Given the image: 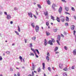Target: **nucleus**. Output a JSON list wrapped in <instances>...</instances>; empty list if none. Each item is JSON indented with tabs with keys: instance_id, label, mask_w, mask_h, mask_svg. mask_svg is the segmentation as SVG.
I'll list each match as a JSON object with an SVG mask.
<instances>
[{
	"instance_id": "473e14b6",
	"label": "nucleus",
	"mask_w": 76,
	"mask_h": 76,
	"mask_svg": "<svg viewBox=\"0 0 76 76\" xmlns=\"http://www.w3.org/2000/svg\"><path fill=\"white\" fill-rule=\"evenodd\" d=\"M6 53L7 54H10V51H7V52H6Z\"/></svg>"
},
{
	"instance_id": "9d476101",
	"label": "nucleus",
	"mask_w": 76,
	"mask_h": 76,
	"mask_svg": "<svg viewBox=\"0 0 76 76\" xmlns=\"http://www.w3.org/2000/svg\"><path fill=\"white\" fill-rule=\"evenodd\" d=\"M56 20L58 22H60V19L59 18L57 17Z\"/></svg>"
},
{
	"instance_id": "13d9d810",
	"label": "nucleus",
	"mask_w": 76,
	"mask_h": 76,
	"mask_svg": "<svg viewBox=\"0 0 76 76\" xmlns=\"http://www.w3.org/2000/svg\"><path fill=\"white\" fill-rule=\"evenodd\" d=\"M4 14H5V15H7H7H8L7 14V12H4Z\"/></svg>"
},
{
	"instance_id": "dca6fc26",
	"label": "nucleus",
	"mask_w": 76,
	"mask_h": 76,
	"mask_svg": "<svg viewBox=\"0 0 76 76\" xmlns=\"http://www.w3.org/2000/svg\"><path fill=\"white\" fill-rule=\"evenodd\" d=\"M42 65H43L42 69H43V70H44V69H45V63H43Z\"/></svg>"
},
{
	"instance_id": "f03ea898",
	"label": "nucleus",
	"mask_w": 76,
	"mask_h": 76,
	"mask_svg": "<svg viewBox=\"0 0 76 76\" xmlns=\"http://www.w3.org/2000/svg\"><path fill=\"white\" fill-rule=\"evenodd\" d=\"M61 20L62 22H64L65 20V18L64 17L61 16L60 17Z\"/></svg>"
},
{
	"instance_id": "423d86ee",
	"label": "nucleus",
	"mask_w": 76,
	"mask_h": 76,
	"mask_svg": "<svg viewBox=\"0 0 76 76\" xmlns=\"http://www.w3.org/2000/svg\"><path fill=\"white\" fill-rule=\"evenodd\" d=\"M48 44H50L51 45H53V42H52V41L51 40L49 41L48 42Z\"/></svg>"
},
{
	"instance_id": "c756f323",
	"label": "nucleus",
	"mask_w": 76,
	"mask_h": 76,
	"mask_svg": "<svg viewBox=\"0 0 76 76\" xmlns=\"http://www.w3.org/2000/svg\"><path fill=\"white\" fill-rule=\"evenodd\" d=\"M19 58H20V60L21 61H22V57H21V56H20L19 57Z\"/></svg>"
},
{
	"instance_id": "052dcab7",
	"label": "nucleus",
	"mask_w": 76,
	"mask_h": 76,
	"mask_svg": "<svg viewBox=\"0 0 76 76\" xmlns=\"http://www.w3.org/2000/svg\"><path fill=\"white\" fill-rule=\"evenodd\" d=\"M61 37H64V35H63L62 34H61Z\"/></svg>"
},
{
	"instance_id": "864d4df0",
	"label": "nucleus",
	"mask_w": 76,
	"mask_h": 76,
	"mask_svg": "<svg viewBox=\"0 0 76 76\" xmlns=\"http://www.w3.org/2000/svg\"><path fill=\"white\" fill-rule=\"evenodd\" d=\"M14 10H18V9H17V8L15 7L14 8Z\"/></svg>"
},
{
	"instance_id": "4c0bfd02",
	"label": "nucleus",
	"mask_w": 76,
	"mask_h": 76,
	"mask_svg": "<svg viewBox=\"0 0 76 76\" xmlns=\"http://www.w3.org/2000/svg\"><path fill=\"white\" fill-rule=\"evenodd\" d=\"M15 33H16V34H17L18 35H19V33L17 31H15Z\"/></svg>"
},
{
	"instance_id": "37998d69",
	"label": "nucleus",
	"mask_w": 76,
	"mask_h": 76,
	"mask_svg": "<svg viewBox=\"0 0 76 76\" xmlns=\"http://www.w3.org/2000/svg\"><path fill=\"white\" fill-rule=\"evenodd\" d=\"M40 71H41V69L40 68H39L38 69V72H40Z\"/></svg>"
},
{
	"instance_id": "680f3d73",
	"label": "nucleus",
	"mask_w": 76,
	"mask_h": 76,
	"mask_svg": "<svg viewBox=\"0 0 76 76\" xmlns=\"http://www.w3.org/2000/svg\"><path fill=\"white\" fill-rule=\"evenodd\" d=\"M58 53H59V52L58 51H57L56 52V54H58Z\"/></svg>"
},
{
	"instance_id": "aec40b11",
	"label": "nucleus",
	"mask_w": 76,
	"mask_h": 76,
	"mask_svg": "<svg viewBox=\"0 0 76 76\" xmlns=\"http://www.w3.org/2000/svg\"><path fill=\"white\" fill-rule=\"evenodd\" d=\"M55 7V4H53L52 6V7L53 9V10H55V8H54V7Z\"/></svg>"
},
{
	"instance_id": "ddd939ff",
	"label": "nucleus",
	"mask_w": 76,
	"mask_h": 76,
	"mask_svg": "<svg viewBox=\"0 0 76 76\" xmlns=\"http://www.w3.org/2000/svg\"><path fill=\"white\" fill-rule=\"evenodd\" d=\"M46 34L47 36H48V35H50V33L48 31H46Z\"/></svg>"
},
{
	"instance_id": "338daca9",
	"label": "nucleus",
	"mask_w": 76,
	"mask_h": 76,
	"mask_svg": "<svg viewBox=\"0 0 76 76\" xmlns=\"http://www.w3.org/2000/svg\"><path fill=\"white\" fill-rule=\"evenodd\" d=\"M28 76H32V75H31V74H29Z\"/></svg>"
},
{
	"instance_id": "20e7f679",
	"label": "nucleus",
	"mask_w": 76,
	"mask_h": 76,
	"mask_svg": "<svg viewBox=\"0 0 76 76\" xmlns=\"http://www.w3.org/2000/svg\"><path fill=\"white\" fill-rule=\"evenodd\" d=\"M35 30L37 32H38L39 30V26H36L35 27Z\"/></svg>"
},
{
	"instance_id": "7c9ffc66",
	"label": "nucleus",
	"mask_w": 76,
	"mask_h": 76,
	"mask_svg": "<svg viewBox=\"0 0 76 76\" xmlns=\"http://www.w3.org/2000/svg\"><path fill=\"white\" fill-rule=\"evenodd\" d=\"M63 70H64V71H67V68H65L63 69Z\"/></svg>"
},
{
	"instance_id": "c03bdc74",
	"label": "nucleus",
	"mask_w": 76,
	"mask_h": 76,
	"mask_svg": "<svg viewBox=\"0 0 76 76\" xmlns=\"http://www.w3.org/2000/svg\"><path fill=\"white\" fill-rule=\"evenodd\" d=\"M62 1V2H64V3H66V1H65V0H61Z\"/></svg>"
},
{
	"instance_id": "f257e3e1",
	"label": "nucleus",
	"mask_w": 76,
	"mask_h": 76,
	"mask_svg": "<svg viewBox=\"0 0 76 76\" xmlns=\"http://www.w3.org/2000/svg\"><path fill=\"white\" fill-rule=\"evenodd\" d=\"M60 35H58V40H57V43L58 44V45H60V43L59 42V41H60Z\"/></svg>"
},
{
	"instance_id": "69168bd1",
	"label": "nucleus",
	"mask_w": 76,
	"mask_h": 76,
	"mask_svg": "<svg viewBox=\"0 0 76 76\" xmlns=\"http://www.w3.org/2000/svg\"><path fill=\"white\" fill-rule=\"evenodd\" d=\"M25 43H26L27 42H26V39H25Z\"/></svg>"
},
{
	"instance_id": "0e129e2a",
	"label": "nucleus",
	"mask_w": 76,
	"mask_h": 76,
	"mask_svg": "<svg viewBox=\"0 0 76 76\" xmlns=\"http://www.w3.org/2000/svg\"><path fill=\"white\" fill-rule=\"evenodd\" d=\"M10 23L11 24H13V21H11Z\"/></svg>"
},
{
	"instance_id": "6ab92c4d",
	"label": "nucleus",
	"mask_w": 76,
	"mask_h": 76,
	"mask_svg": "<svg viewBox=\"0 0 76 76\" xmlns=\"http://www.w3.org/2000/svg\"><path fill=\"white\" fill-rule=\"evenodd\" d=\"M66 20L67 21V22H69V18L68 17H66Z\"/></svg>"
},
{
	"instance_id": "e2e57ef3",
	"label": "nucleus",
	"mask_w": 76,
	"mask_h": 76,
	"mask_svg": "<svg viewBox=\"0 0 76 76\" xmlns=\"http://www.w3.org/2000/svg\"><path fill=\"white\" fill-rule=\"evenodd\" d=\"M33 16H34V18H37V17H36V16H35V15H33Z\"/></svg>"
},
{
	"instance_id": "1a4fd4ad",
	"label": "nucleus",
	"mask_w": 76,
	"mask_h": 76,
	"mask_svg": "<svg viewBox=\"0 0 76 76\" xmlns=\"http://www.w3.org/2000/svg\"><path fill=\"white\" fill-rule=\"evenodd\" d=\"M71 29L72 30H74L75 29V26H74V25H72L71 26Z\"/></svg>"
},
{
	"instance_id": "4d7b16f0",
	"label": "nucleus",
	"mask_w": 76,
	"mask_h": 76,
	"mask_svg": "<svg viewBox=\"0 0 76 76\" xmlns=\"http://www.w3.org/2000/svg\"><path fill=\"white\" fill-rule=\"evenodd\" d=\"M71 68L72 69H75V67H74V66H72Z\"/></svg>"
},
{
	"instance_id": "6e6d98bb",
	"label": "nucleus",
	"mask_w": 76,
	"mask_h": 76,
	"mask_svg": "<svg viewBox=\"0 0 76 76\" xmlns=\"http://www.w3.org/2000/svg\"><path fill=\"white\" fill-rule=\"evenodd\" d=\"M57 29H55V30H54V32H57Z\"/></svg>"
},
{
	"instance_id": "f704fd0d",
	"label": "nucleus",
	"mask_w": 76,
	"mask_h": 76,
	"mask_svg": "<svg viewBox=\"0 0 76 76\" xmlns=\"http://www.w3.org/2000/svg\"><path fill=\"white\" fill-rule=\"evenodd\" d=\"M34 53L35 54L36 57L37 58H38V56L37 55V53H36L35 52V53Z\"/></svg>"
},
{
	"instance_id": "3c124183",
	"label": "nucleus",
	"mask_w": 76,
	"mask_h": 76,
	"mask_svg": "<svg viewBox=\"0 0 76 76\" xmlns=\"http://www.w3.org/2000/svg\"><path fill=\"white\" fill-rule=\"evenodd\" d=\"M47 55L48 56H48H50V53H49L48 52V53H47Z\"/></svg>"
},
{
	"instance_id": "2f4dec72",
	"label": "nucleus",
	"mask_w": 76,
	"mask_h": 76,
	"mask_svg": "<svg viewBox=\"0 0 76 76\" xmlns=\"http://www.w3.org/2000/svg\"><path fill=\"white\" fill-rule=\"evenodd\" d=\"M35 50L37 51V53L38 54H39V52L38 50L37 49H36Z\"/></svg>"
},
{
	"instance_id": "49530a36",
	"label": "nucleus",
	"mask_w": 76,
	"mask_h": 76,
	"mask_svg": "<svg viewBox=\"0 0 76 76\" xmlns=\"http://www.w3.org/2000/svg\"><path fill=\"white\" fill-rule=\"evenodd\" d=\"M48 70L50 71V72H51V68L50 67H48Z\"/></svg>"
},
{
	"instance_id": "774afa93",
	"label": "nucleus",
	"mask_w": 76,
	"mask_h": 76,
	"mask_svg": "<svg viewBox=\"0 0 76 76\" xmlns=\"http://www.w3.org/2000/svg\"><path fill=\"white\" fill-rule=\"evenodd\" d=\"M0 15H2V12H0Z\"/></svg>"
},
{
	"instance_id": "603ef678",
	"label": "nucleus",
	"mask_w": 76,
	"mask_h": 76,
	"mask_svg": "<svg viewBox=\"0 0 76 76\" xmlns=\"http://www.w3.org/2000/svg\"><path fill=\"white\" fill-rule=\"evenodd\" d=\"M32 76H34V72L33 71L32 72Z\"/></svg>"
},
{
	"instance_id": "79ce46f5",
	"label": "nucleus",
	"mask_w": 76,
	"mask_h": 76,
	"mask_svg": "<svg viewBox=\"0 0 76 76\" xmlns=\"http://www.w3.org/2000/svg\"><path fill=\"white\" fill-rule=\"evenodd\" d=\"M3 60V58H2V57L0 56V60L1 61V60Z\"/></svg>"
},
{
	"instance_id": "8fccbe9b",
	"label": "nucleus",
	"mask_w": 76,
	"mask_h": 76,
	"mask_svg": "<svg viewBox=\"0 0 76 76\" xmlns=\"http://www.w3.org/2000/svg\"><path fill=\"white\" fill-rule=\"evenodd\" d=\"M10 70L12 72H13V69H12V68H10Z\"/></svg>"
},
{
	"instance_id": "5701e85b",
	"label": "nucleus",
	"mask_w": 76,
	"mask_h": 76,
	"mask_svg": "<svg viewBox=\"0 0 76 76\" xmlns=\"http://www.w3.org/2000/svg\"><path fill=\"white\" fill-rule=\"evenodd\" d=\"M58 49V47H56L55 48V51H57Z\"/></svg>"
},
{
	"instance_id": "a18cd8bd",
	"label": "nucleus",
	"mask_w": 76,
	"mask_h": 76,
	"mask_svg": "<svg viewBox=\"0 0 76 76\" xmlns=\"http://www.w3.org/2000/svg\"><path fill=\"white\" fill-rule=\"evenodd\" d=\"M63 75H64V76H67V75L66 73L64 74Z\"/></svg>"
},
{
	"instance_id": "a878e982",
	"label": "nucleus",
	"mask_w": 76,
	"mask_h": 76,
	"mask_svg": "<svg viewBox=\"0 0 76 76\" xmlns=\"http://www.w3.org/2000/svg\"><path fill=\"white\" fill-rule=\"evenodd\" d=\"M36 39V37H32V39L34 41H35V39Z\"/></svg>"
},
{
	"instance_id": "bb28decb",
	"label": "nucleus",
	"mask_w": 76,
	"mask_h": 76,
	"mask_svg": "<svg viewBox=\"0 0 76 76\" xmlns=\"http://www.w3.org/2000/svg\"><path fill=\"white\" fill-rule=\"evenodd\" d=\"M31 51H33L34 52V53H35V50H34V49L32 48H31Z\"/></svg>"
},
{
	"instance_id": "a19ab883",
	"label": "nucleus",
	"mask_w": 76,
	"mask_h": 76,
	"mask_svg": "<svg viewBox=\"0 0 76 76\" xmlns=\"http://www.w3.org/2000/svg\"><path fill=\"white\" fill-rule=\"evenodd\" d=\"M64 48L66 50H67V47L66 46H64Z\"/></svg>"
},
{
	"instance_id": "412c9836",
	"label": "nucleus",
	"mask_w": 76,
	"mask_h": 76,
	"mask_svg": "<svg viewBox=\"0 0 76 76\" xmlns=\"http://www.w3.org/2000/svg\"><path fill=\"white\" fill-rule=\"evenodd\" d=\"M18 31L19 32H20V28L19 26H18Z\"/></svg>"
},
{
	"instance_id": "c9c22d12",
	"label": "nucleus",
	"mask_w": 76,
	"mask_h": 76,
	"mask_svg": "<svg viewBox=\"0 0 76 76\" xmlns=\"http://www.w3.org/2000/svg\"><path fill=\"white\" fill-rule=\"evenodd\" d=\"M30 47H31H31H32V44L30 43Z\"/></svg>"
},
{
	"instance_id": "a211bd4d",
	"label": "nucleus",
	"mask_w": 76,
	"mask_h": 76,
	"mask_svg": "<svg viewBox=\"0 0 76 76\" xmlns=\"http://www.w3.org/2000/svg\"><path fill=\"white\" fill-rule=\"evenodd\" d=\"M73 53L74 54V55H76V50L75 49L73 51Z\"/></svg>"
},
{
	"instance_id": "72a5a7b5",
	"label": "nucleus",
	"mask_w": 76,
	"mask_h": 76,
	"mask_svg": "<svg viewBox=\"0 0 76 76\" xmlns=\"http://www.w3.org/2000/svg\"><path fill=\"white\" fill-rule=\"evenodd\" d=\"M30 56H34V54L33 53H31L30 54Z\"/></svg>"
},
{
	"instance_id": "de8ad7c7",
	"label": "nucleus",
	"mask_w": 76,
	"mask_h": 76,
	"mask_svg": "<svg viewBox=\"0 0 76 76\" xmlns=\"http://www.w3.org/2000/svg\"><path fill=\"white\" fill-rule=\"evenodd\" d=\"M65 25L66 26H68V25H69V24L68 23H65Z\"/></svg>"
},
{
	"instance_id": "4be33fe9",
	"label": "nucleus",
	"mask_w": 76,
	"mask_h": 76,
	"mask_svg": "<svg viewBox=\"0 0 76 76\" xmlns=\"http://www.w3.org/2000/svg\"><path fill=\"white\" fill-rule=\"evenodd\" d=\"M51 19H52L53 20H55L54 19V18L53 16H51Z\"/></svg>"
},
{
	"instance_id": "c85d7f7f",
	"label": "nucleus",
	"mask_w": 76,
	"mask_h": 76,
	"mask_svg": "<svg viewBox=\"0 0 76 76\" xmlns=\"http://www.w3.org/2000/svg\"><path fill=\"white\" fill-rule=\"evenodd\" d=\"M71 9L72 11H75V8H73V7H71Z\"/></svg>"
},
{
	"instance_id": "e433bc0d",
	"label": "nucleus",
	"mask_w": 76,
	"mask_h": 76,
	"mask_svg": "<svg viewBox=\"0 0 76 76\" xmlns=\"http://www.w3.org/2000/svg\"><path fill=\"white\" fill-rule=\"evenodd\" d=\"M46 17L45 18V19H49V17H48V16H46Z\"/></svg>"
},
{
	"instance_id": "2eb2a0df",
	"label": "nucleus",
	"mask_w": 76,
	"mask_h": 76,
	"mask_svg": "<svg viewBox=\"0 0 76 76\" xmlns=\"http://www.w3.org/2000/svg\"><path fill=\"white\" fill-rule=\"evenodd\" d=\"M46 1L48 4H49V5L50 4V0H46Z\"/></svg>"
},
{
	"instance_id": "4468645a",
	"label": "nucleus",
	"mask_w": 76,
	"mask_h": 76,
	"mask_svg": "<svg viewBox=\"0 0 76 76\" xmlns=\"http://www.w3.org/2000/svg\"><path fill=\"white\" fill-rule=\"evenodd\" d=\"M63 65L62 64H60L59 65V67L60 69H62V67H63Z\"/></svg>"
},
{
	"instance_id": "ea45409f",
	"label": "nucleus",
	"mask_w": 76,
	"mask_h": 76,
	"mask_svg": "<svg viewBox=\"0 0 76 76\" xmlns=\"http://www.w3.org/2000/svg\"><path fill=\"white\" fill-rule=\"evenodd\" d=\"M46 24L47 26H48V25H49V23L48 22H46Z\"/></svg>"
},
{
	"instance_id": "9b49d317",
	"label": "nucleus",
	"mask_w": 76,
	"mask_h": 76,
	"mask_svg": "<svg viewBox=\"0 0 76 76\" xmlns=\"http://www.w3.org/2000/svg\"><path fill=\"white\" fill-rule=\"evenodd\" d=\"M46 58L48 62H49V60H50V58H49V57H48V56H46Z\"/></svg>"
},
{
	"instance_id": "b1692460",
	"label": "nucleus",
	"mask_w": 76,
	"mask_h": 76,
	"mask_svg": "<svg viewBox=\"0 0 76 76\" xmlns=\"http://www.w3.org/2000/svg\"><path fill=\"white\" fill-rule=\"evenodd\" d=\"M37 6L39 7V9H41V5L39 4H37Z\"/></svg>"
},
{
	"instance_id": "bf43d9fd",
	"label": "nucleus",
	"mask_w": 76,
	"mask_h": 76,
	"mask_svg": "<svg viewBox=\"0 0 76 76\" xmlns=\"http://www.w3.org/2000/svg\"><path fill=\"white\" fill-rule=\"evenodd\" d=\"M74 18L76 20V16H74Z\"/></svg>"
},
{
	"instance_id": "5fc2aeb1",
	"label": "nucleus",
	"mask_w": 76,
	"mask_h": 76,
	"mask_svg": "<svg viewBox=\"0 0 76 76\" xmlns=\"http://www.w3.org/2000/svg\"><path fill=\"white\" fill-rule=\"evenodd\" d=\"M20 73H19V72H18L17 74V76H20Z\"/></svg>"
},
{
	"instance_id": "39448f33",
	"label": "nucleus",
	"mask_w": 76,
	"mask_h": 76,
	"mask_svg": "<svg viewBox=\"0 0 76 76\" xmlns=\"http://www.w3.org/2000/svg\"><path fill=\"white\" fill-rule=\"evenodd\" d=\"M7 19L8 20L10 19H11V16L10 15H7Z\"/></svg>"
},
{
	"instance_id": "f3484780",
	"label": "nucleus",
	"mask_w": 76,
	"mask_h": 76,
	"mask_svg": "<svg viewBox=\"0 0 76 76\" xmlns=\"http://www.w3.org/2000/svg\"><path fill=\"white\" fill-rule=\"evenodd\" d=\"M65 9L66 11H67V12H68L69 11V8L66 7L65 8Z\"/></svg>"
},
{
	"instance_id": "6e6552de",
	"label": "nucleus",
	"mask_w": 76,
	"mask_h": 76,
	"mask_svg": "<svg viewBox=\"0 0 76 76\" xmlns=\"http://www.w3.org/2000/svg\"><path fill=\"white\" fill-rule=\"evenodd\" d=\"M44 14L45 16H48V12L47 11L45 12H44Z\"/></svg>"
},
{
	"instance_id": "7ed1b4c3",
	"label": "nucleus",
	"mask_w": 76,
	"mask_h": 76,
	"mask_svg": "<svg viewBox=\"0 0 76 76\" xmlns=\"http://www.w3.org/2000/svg\"><path fill=\"white\" fill-rule=\"evenodd\" d=\"M62 7H60L59 9L58 10V12L60 14H61V12H62Z\"/></svg>"
},
{
	"instance_id": "0eeeda50",
	"label": "nucleus",
	"mask_w": 76,
	"mask_h": 76,
	"mask_svg": "<svg viewBox=\"0 0 76 76\" xmlns=\"http://www.w3.org/2000/svg\"><path fill=\"white\" fill-rule=\"evenodd\" d=\"M28 15L29 16H30L31 18H32V13L30 12L28 13Z\"/></svg>"
},
{
	"instance_id": "f8f14e48",
	"label": "nucleus",
	"mask_w": 76,
	"mask_h": 76,
	"mask_svg": "<svg viewBox=\"0 0 76 76\" xmlns=\"http://www.w3.org/2000/svg\"><path fill=\"white\" fill-rule=\"evenodd\" d=\"M47 44V40H46V39H45V41H44V45H45V46H46Z\"/></svg>"
},
{
	"instance_id": "58836bf2",
	"label": "nucleus",
	"mask_w": 76,
	"mask_h": 76,
	"mask_svg": "<svg viewBox=\"0 0 76 76\" xmlns=\"http://www.w3.org/2000/svg\"><path fill=\"white\" fill-rule=\"evenodd\" d=\"M65 13L66 14V15H67V14H68V15H70V13H68V12H65Z\"/></svg>"
},
{
	"instance_id": "393cba45",
	"label": "nucleus",
	"mask_w": 76,
	"mask_h": 76,
	"mask_svg": "<svg viewBox=\"0 0 76 76\" xmlns=\"http://www.w3.org/2000/svg\"><path fill=\"white\" fill-rule=\"evenodd\" d=\"M51 39H52V42L53 43H54L55 42V40H54V39L53 38H51Z\"/></svg>"
},
{
	"instance_id": "09e8293b",
	"label": "nucleus",
	"mask_w": 76,
	"mask_h": 76,
	"mask_svg": "<svg viewBox=\"0 0 76 76\" xmlns=\"http://www.w3.org/2000/svg\"><path fill=\"white\" fill-rule=\"evenodd\" d=\"M75 33H76V31L74 30L73 31V34L74 35H75Z\"/></svg>"
},
{
	"instance_id": "cd10ccee",
	"label": "nucleus",
	"mask_w": 76,
	"mask_h": 76,
	"mask_svg": "<svg viewBox=\"0 0 76 76\" xmlns=\"http://www.w3.org/2000/svg\"><path fill=\"white\" fill-rule=\"evenodd\" d=\"M31 25L33 28H35V25L34 23H31Z\"/></svg>"
}]
</instances>
